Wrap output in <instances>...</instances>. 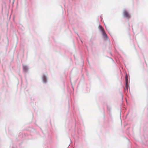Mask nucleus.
Segmentation results:
<instances>
[{"label":"nucleus","instance_id":"7ed1b4c3","mask_svg":"<svg viewBox=\"0 0 148 148\" xmlns=\"http://www.w3.org/2000/svg\"><path fill=\"white\" fill-rule=\"evenodd\" d=\"M128 77L126 75L125 76V83H128Z\"/></svg>","mask_w":148,"mask_h":148},{"label":"nucleus","instance_id":"39448f33","mask_svg":"<svg viewBox=\"0 0 148 148\" xmlns=\"http://www.w3.org/2000/svg\"><path fill=\"white\" fill-rule=\"evenodd\" d=\"M43 81H44V82H45V83H46V78L45 77H44L43 78Z\"/></svg>","mask_w":148,"mask_h":148},{"label":"nucleus","instance_id":"f03ea898","mask_svg":"<svg viewBox=\"0 0 148 148\" xmlns=\"http://www.w3.org/2000/svg\"><path fill=\"white\" fill-rule=\"evenodd\" d=\"M123 15L124 17L129 18H130V15L128 12L126 10H124L123 12Z\"/></svg>","mask_w":148,"mask_h":148},{"label":"nucleus","instance_id":"20e7f679","mask_svg":"<svg viewBox=\"0 0 148 148\" xmlns=\"http://www.w3.org/2000/svg\"><path fill=\"white\" fill-rule=\"evenodd\" d=\"M127 86H128V83H125V89H127Z\"/></svg>","mask_w":148,"mask_h":148},{"label":"nucleus","instance_id":"f257e3e1","mask_svg":"<svg viewBox=\"0 0 148 148\" xmlns=\"http://www.w3.org/2000/svg\"><path fill=\"white\" fill-rule=\"evenodd\" d=\"M99 27L100 29L102 32V35L103 38L106 39H107L108 38V36L106 34V33L105 32L104 30V29L101 26H99Z\"/></svg>","mask_w":148,"mask_h":148}]
</instances>
